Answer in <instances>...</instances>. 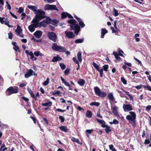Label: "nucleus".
Wrapping results in <instances>:
<instances>
[{"label":"nucleus","mask_w":151,"mask_h":151,"mask_svg":"<svg viewBox=\"0 0 151 151\" xmlns=\"http://www.w3.org/2000/svg\"><path fill=\"white\" fill-rule=\"evenodd\" d=\"M65 35L67 37L69 38L72 39L74 38L75 35L72 32L65 31Z\"/></svg>","instance_id":"nucleus-12"},{"label":"nucleus","mask_w":151,"mask_h":151,"mask_svg":"<svg viewBox=\"0 0 151 151\" xmlns=\"http://www.w3.org/2000/svg\"><path fill=\"white\" fill-rule=\"evenodd\" d=\"M24 9L22 7H20L19 8L18 12L19 13H22L24 11Z\"/></svg>","instance_id":"nucleus-48"},{"label":"nucleus","mask_w":151,"mask_h":151,"mask_svg":"<svg viewBox=\"0 0 151 151\" xmlns=\"http://www.w3.org/2000/svg\"><path fill=\"white\" fill-rule=\"evenodd\" d=\"M10 14L12 15V16L15 18V19H17V17L14 14L10 12Z\"/></svg>","instance_id":"nucleus-61"},{"label":"nucleus","mask_w":151,"mask_h":151,"mask_svg":"<svg viewBox=\"0 0 151 151\" xmlns=\"http://www.w3.org/2000/svg\"><path fill=\"white\" fill-rule=\"evenodd\" d=\"M34 54L36 56H38L39 55L40 56H44L40 52L38 51H36L35 52H34Z\"/></svg>","instance_id":"nucleus-31"},{"label":"nucleus","mask_w":151,"mask_h":151,"mask_svg":"<svg viewBox=\"0 0 151 151\" xmlns=\"http://www.w3.org/2000/svg\"><path fill=\"white\" fill-rule=\"evenodd\" d=\"M124 111L125 112H130L133 110V106L130 104H124L123 106Z\"/></svg>","instance_id":"nucleus-7"},{"label":"nucleus","mask_w":151,"mask_h":151,"mask_svg":"<svg viewBox=\"0 0 151 151\" xmlns=\"http://www.w3.org/2000/svg\"><path fill=\"white\" fill-rule=\"evenodd\" d=\"M118 55L122 57H124L123 55V54L124 53L123 51L119 48H118Z\"/></svg>","instance_id":"nucleus-30"},{"label":"nucleus","mask_w":151,"mask_h":151,"mask_svg":"<svg viewBox=\"0 0 151 151\" xmlns=\"http://www.w3.org/2000/svg\"><path fill=\"white\" fill-rule=\"evenodd\" d=\"M42 106H50L52 105V103L51 102H46L45 103H42Z\"/></svg>","instance_id":"nucleus-33"},{"label":"nucleus","mask_w":151,"mask_h":151,"mask_svg":"<svg viewBox=\"0 0 151 151\" xmlns=\"http://www.w3.org/2000/svg\"><path fill=\"white\" fill-rule=\"evenodd\" d=\"M113 54L114 55L115 58L118 60L120 61L121 60V58L119 56V55L116 52H114Z\"/></svg>","instance_id":"nucleus-29"},{"label":"nucleus","mask_w":151,"mask_h":151,"mask_svg":"<svg viewBox=\"0 0 151 151\" xmlns=\"http://www.w3.org/2000/svg\"><path fill=\"white\" fill-rule=\"evenodd\" d=\"M100 73V76L101 77H102L103 74V69H99L98 70Z\"/></svg>","instance_id":"nucleus-44"},{"label":"nucleus","mask_w":151,"mask_h":151,"mask_svg":"<svg viewBox=\"0 0 151 151\" xmlns=\"http://www.w3.org/2000/svg\"><path fill=\"white\" fill-rule=\"evenodd\" d=\"M52 48L53 50L58 51L60 52H65L66 49L63 47L60 46H58L55 43H54L52 45Z\"/></svg>","instance_id":"nucleus-5"},{"label":"nucleus","mask_w":151,"mask_h":151,"mask_svg":"<svg viewBox=\"0 0 151 151\" xmlns=\"http://www.w3.org/2000/svg\"><path fill=\"white\" fill-rule=\"evenodd\" d=\"M109 149L112 151H116V150L114 148V146L113 145H110L109 146Z\"/></svg>","instance_id":"nucleus-41"},{"label":"nucleus","mask_w":151,"mask_h":151,"mask_svg":"<svg viewBox=\"0 0 151 151\" xmlns=\"http://www.w3.org/2000/svg\"><path fill=\"white\" fill-rule=\"evenodd\" d=\"M15 32L18 35H20L21 33L22 32V29L21 27L19 25L17 26V29L15 30Z\"/></svg>","instance_id":"nucleus-17"},{"label":"nucleus","mask_w":151,"mask_h":151,"mask_svg":"<svg viewBox=\"0 0 151 151\" xmlns=\"http://www.w3.org/2000/svg\"><path fill=\"white\" fill-rule=\"evenodd\" d=\"M35 21L33 22V20L32 21V23L33 24H31L28 27V28L29 30L31 32H34L35 30V28H37L38 27L37 24L36 22H35Z\"/></svg>","instance_id":"nucleus-10"},{"label":"nucleus","mask_w":151,"mask_h":151,"mask_svg":"<svg viewBox=\"0 0 151 151\" xmlns=\"http://www.w3.org/2000/svg\"><path fill=\"white\" fill-rule=\"evenodd\" d=\"M82 54L80 52H79L78 53L77 55V58L80 62H81L82 61Z\"/></svg>","instance_id":"nucleus-24"},{"label":"nucleus","mask_w":151,"mask_h":151,"mask_svg":"<svg viewBox=\"0 0 151 151\" xmlns=\"http://www.w3.org/2000/svg\"><path fill=\"white\" fill-rule=\"evenodd\" d=\"M136 115L133 111H130L126 116V119L131 124H135Z\"/></svg>","instance_id":"nucleus-2"},{"label":"nucleus","mask_w":151,"mask_h":151,"mask_svg":"<svg viewBox=\"0 0 151 151\" xmlns=\"http://www.w3.org/2000/svg\"><path fill=\"white\" fill-rule=\"evenodd\" d=\"M56 110V111H58L61 112H63L65 111V110H62V109H57Z\"/></svg>","instance_id":"nucleus-62"},{"label":"nucleus","mask_w":151,"mask_h":151,"mask_svg":"<svg viewBox=\"0 0 151 151\" xmlns=\"http://www.w3.org/2000/svg\"><path fill=\"white\" fill-rule=\"evenodd\" d=\"M108 99L111 101H113L115 100V98L113 96V93H109L108 95Z\"/></svg>","instance_id":"nucleus-20"},{"label":"nucleus","mask_w":151,"mask_h":151,"mask_svg":"<svg viewBox=\"0 0 151 151\" xmlns=\"http://www.w3.org/2000/svg\"><path fill=\"white\" fill-rule=\"evenodd\" d=\"M103 70H104V71H107V69L108 68V65H105L103 66Z\"/></svg>","instance_id":"nucleus-51"},{"label":"nucleus","mask_w":151,"mask_h":151,"mask_svg":"<svg viewBox=\"0 0 151 151\" xmlns=\"http://www.w3.org/2000/svg\"><path fill=\"white\" fill-rule=\"evenodd\" d=\"M96 120L98 122L101 124V126L102 127H105L106 126V125L105 124V122L104 120H100L98 119H96Z\"/></svg>","instance_id":"nucleus-23"},{"label":"nucleus","mask_w":151,"mask_h":151,"mask_svg":"<svg viewBox=\"0 0 151 151\" xmlns=\"http://www.w3.org/2000/svg\"><path fill=\"white\" fill-rule=\"evenodd\" d=\"M92 64L97 70L99 69V66L96 63H93Z\"/></svg>","instance_id":"nucleus-43"},{"label":"nucleus","mask_w":151,"mask_h":151,"mask_svg":"<svg viewBox=\"0 0 151 151\" xmlns=\"http://www.w3.org/2000/svg\"><path fill=\"white\" fill-rule=\"evenodd\" d=\"M150 143V141L148 139H146L144 142V144H148Z\"/></svg>","instance_id":"nucleus-63"},{"label":"nucleus","mask_w":151,"mask_h":151,"mask_svg":"<svg viewBox=\"0 0 151 151\" xmlns=\"http://www.w3.org/2000/svg\"><path fill=\"white\" fill-rule=\"evenodd\" d=\"M4 18H1L0 17V22L2 24H4L5 22L3 19Z\"/></svg>","instance_id":"nucleus-60"},{"label":"nucleus","mask_w":151,"mask_h":151,"mask_svg":"<svg viewBox=\"0 0 151 151\" xmlns=\"http://www.w3.org/2000/svg\"><path fill=\"white\" fill-rule=\"evenodd\" d=\"M59 128L62 131L65 132H67L68 130L67 128L66 127L64 126L60 127Z\"/></svg>","instance_id":"nucleus-28"},{"label":"nucleus","mask_w":151,"mask_h":151,"mask_svg":"<svg viewBox=\"0 0 151 151\" xmlns=\"http://www.w3.org/2000/svg\"><path fill=\"white\" fill-rule=\"evenodd\" d=\"M108 31L105 29H102L101 30V37L103 38L104 37V35L107 33Z\"/></svg>","instance_id":"nucleus-22"},{"label":"nucleus","mask_w":151,"mask_h":151,"mask_svg":"<svg viewBox=\"0 0 151 151\" xmlns=\"http://www.w3.org/2000/svg\"><path fill=\"white\" fill-rule=\"evenodd\" d=\"M49 78H47V79H46V81H45L43 83V85H45V86H46V85H47L48 84V83H49Z\"/></svg>","instance_id":"nucleus-47"},{"label":"nucleus","mask_w":151,"mask_h":151,"mask_svg":"<svg viewBox=\"0 0 151 151\" xmlns=\"http://www.w3.org/2000/svg\"><path fill=\"white\" fill-rule=\"evenodd\" d=\"M44 20L45 22L47 24H54V23L57 24L58 23V21L57 19H54L52 20L51 19L48 17H47Z\"/></svg>","instance_id":"nucleus-8"},{"label":"nucleus","mask_w":151,"mask_h":151,"mask_svg":"<svg viewBox=\"0 0 151 151\" xmlns=\"http://www.w3.org/2000/svg\"><path fill=\"white\" fill-rule=\"evenodd\" d=\"M70 73V70L66 69L64 71V73L66 75H68Z\"/></svg>","instance_id":"nucleus-49"},{"label":"nucleus","mask_w":151,"mask_h":151,"mask_svg":"<svg viewBox=\"0 0 151 151\" xmlns=\"http://www.w3.org/2000/svg\"><path fill=\"white\" fill-rule=\"evenodd\" d=\"M103 128L105 127V130L106 132L108 134L109 132L111 131V128L110 127L107 126L106 125V126L105 127H102Z\"/></svg>","instance_id":"nucleus-26"},{"label":"nucleus","mask_w":151,"mask_h":151,"mask_svg":"<svg viewBox=\"0 0 151 151\" xmlns=\"http://www.w3.org/2000/svg\"><path fill=\"white\" fill-rule=\"evenodd\" d=\"M73 61L76 64H78V61L77 60L76 58L75 57H73Z\"/></svg>","instance_id":"nucleus-56"},{"label":"nucleus","mask_w":151,"mask_h":151,"mask_svg":"<svg viewBox=\"0 0 151 151\" xmlns=\"http://www.w3.org/2000/svg\"><path fill=\"white\" fill-rule=\"evenodd\" d=\"M146 110L147 111H150L151 109V106L148 105L146 107Z\"/></svg>","instance_id":"nucleus-53"},{"label":"nucleus","mask_w":151,"mask_h":151,"mask_svg":"<svg viewBox=\"0 0 151 151\" xmlns=\"http://www.w3.org/2000/svg\"><path fill=\"white\" fill-rule=\"evenodd\" d=\"M6 94L8 96L9 95V87L6 90Z\"/></svg>","instance_id":"nucleus-55"},{"label":"nucleus","mask_w":151,"mask_h":151,"mask_svg":"<svg viewBox=\"0 0 151 151\" xmlns=\"http://www.w3.org/2000/svg\"><path fill=\"white\" fill-rule=\"evenodd\" d=\"M121 81L125 85L127 84V81L125 79L124 77H121Z\"/></svg>","instance_id":"nucleus-45"},{"label":"nucleus","mask_w":151,"mask_h":151,"mask_svg":"<svg viewBox=\"0 0 151 151\" xmlns=\"http://www.w3.org/2000/svg\"><path fill=\"white\" fill-rule=\"evenodd\" d=\"M59 119L61 120V122H64L65 119L62 116H60L59 117Z\"/></svg>","instance_id":"nucleus-52"},{"label":"nucleus","mask_w":151,"mask_h":151,"mask_svg":"<svg viewBox=\"0 0 151 151\" xmlns=\"http://www.w3.org/2000/svg\"><path fill=\"white\" fill-rule=\"evenodd\" d=\"M93 131V129H87L86 130V132L87 133L91 134L92 132Z\"/></svg>","instance_id":"nucleus-50"},{"label":"nucleus","mask_w":151,"mask_h":151,"mask_svg":"<svg viewBox=\"0 0 151 151\" xmlns=\"http://www.w3.org/2000/svg\"><path fill=\"white\" fill-rule=\"evenodd\" d=\"M142 86L144 88H146L147 90L151 91V87L148 85H143Z\"/></svg>","instance_id":"nucleus-40"},{"label":"nucleus","mask_w":151,"mask_h":151,"mask_svg":"<svg viewBox=\"0 0 151 151\" xmlns=\"http://www.w3.org/2000/svg\"><path fill=\"white\" fill-rule=\"evenodd\" d=\"M71 140L73 142H76L78 144H79L80 143L79 140L78 139H76L74 137H72L71 138Z\"/></svg>","instance_id":"nucleus-36"},{"label":"nucleus","mask_w":151,"mask_h":151,"mask_svg":"<svg viewBox=\"0 0 151 151\" xmlns=\"http://www.w3.org/2000/svg\"><path fill=\"white\" fill-rule=\"evenodd\" d=\"M78 83L81 86H83L85 83V81L82 79H79L78 82Z\"/></svg>","instance_id":"nucleus-25"},{"label":"nucleus","mask_w":151,"mask_h":151,"mask_svg":"<svg viewBox=\"0 0 151 151\" xmlns=\"http://www.w3.org/2000/svg\"><path fill=\"white\" fill-rule=\"evenodd\" d=\"M67 16V12H63L61 14V16L62 18H66Z\"/></svg>","instance_id":"nucleus-42"},{"label":"nucleus","mask_w":151,"mask_h":151,"mask_svg":"<svg viewBox=\"0 0 151 151\" xmlns=\"http://www.w3.org/2000/svg\"><path fill=\"white\" fill-rule=\"evenodd\" d=\"M119 122L118 121L115 119H114L113 120V123L114 124H117L119 123Z\"/></svg>","instance_id":"nucleus-57"},{"label":"nucleus","mask_w":151,"mask_h":151,"mask_svg":"<svg viewBox=\"0 0 151 151\" xmlns=\"http://www.w3.org/2000/svg\"><path fill=\"white\" fill-rule=\"evenodd\" d=\"M27 7L29 9L32 10L35 13V12L37 11L36 10L37 9V6H34L32 5H28Z\"/></svg>","instance_id":"nucleus-21"},{"label":"nucleus","mask_w":151,"mask_h":151,"mask_svg":"<svg viewBox=\"0 0 151 151\" xmlns=\"http://www.w3.org/2000/svg\"><path fill=\"white\" fill-rule=\"evenodd\" d=\"M74 17L78 21L79 24L81 27H83L85 26V24L80 18H78L76 15L74 16Z\"/></svg>","instance_id":"nucleus-16"},{"label":"nucleus","mask_w":151,"mask_h":151,"mask_svg":"<svg viewBox=\"0 0 151 151\" xmlns=\"http://www.w3.org/2000/svg\"><path fill=\"white\" fill-rule=\"evenodd\" d=\"M33 71L31 69H29L27 70V72L25 74L24 77L25 78H28L33 75Z\"/></svg>","instance_id":"nucleus-15"},{"label":"nucleus","mask_w":151,"mask_h":151,"mask_svg":"<svg viewBox=\"0 0 151 151\" xmlns=\"http://www.w3.org/2000/svg\"><path fill=\"white\" fill-rule=\"evenodd\" d=\"M60 65L61 69L63 70H64L66 67L65 65L63 63H60Z\"/></svg>","instance_id":"nucleus-46"},{"label":"nucleus","mask_w":151,"mask_h":151,"mask_svg":"<svg viewBox=\"0 0 151 151\" xmlns=\"http://www.w3.org/2000/svg\"><path fill=\"white\" fill-rule=\"evenodd\" d=\"M29 55L31 56V59H32L33 60H37V58L34 56V54L31 51Z\"/></svg>","instance_id":"nucleus-35"},{"label":"nucleus","mask_w":151,"mask_h":151,"mask_svg":"<svg viewBox=\"0 0 151 151\" xmlns=\"http://www.w3.org/2000/svg\"><path fill=\"white\" fill-rule=\"evenodd\" d=\"M41 20H38L37 21L35 20V22H36L37 24L38 27H45L46 26L47 24L46 23L45 21L44 20L42 22H39V21H40Z\"/></svg>","instance_id":"nucleus-11"},{"label":"nucleus","mask_w":151,"mask_h":151,"mask_svg":"<svg viewBox=\"0 0 151 151\" xmlns=\"http://www.w3.org/2000/svg\"><path fill=\"white\" fill-rule=\"evenodd\" d=\"M30 95L33 98L35 99L36 100V97L35 96V95L33 93V92H32V93H30Z\"/></svg>","instance_id":"nucleus-58"},{"label":"nucleus","mask_w":151,"mask_h":151,"mask_svg":"<svg viewBox=\"0 0 151 151\" xmlns=\"http://www.w3.org/2000/svg\"><path fill=\"white\" fill-rule=\"evenodd\" d=\"M44 9L45 10H55L56 11L58 10L55 5H50L49 4H46L45 5Z\"/></svg>","instance_id":"nucleus-9"},{"label":"nucleus","mask_w":151,"mask_h":151,"mask_svg":"<svg viewBox=\"0 0 151 151\" xmlns=\"http://www.w3.org/2000/svg\"><path fill=\"white\" fill-rule=\"evenodd\" d=\"M92 114L91 112L89 111H88L86 113V116L88 118H90L92 116Z\"/></svg>","instance_id":"nucleus-34"},{"label":"nucleus","mask_w":151,"mask_h":151,"mask_svg":"<svg viewBox=\"0 0 151 151\" xmlns=\"http://www.w3.org/2000/svg\"><path fill=\"white\" fill-rule=\"evenodd\" d=\"M48 38L54 42L56 41L57 36L55 33L53 32H48L47 34Z\"/></svg>","instance_id":"nucleus-6"},{"label":"nucleus","mask_w":151,"mask_h":151,"mask_svg":"<svg viewBox=\"0 0 151 151\" xmlns=\"http://www.w3.org/2000/svg\"><path fill=\"white\" fill-rule=\"evenodd\" d=\"M68 23L71 24L70 25V30H75V33L77 35L79 31L80 27L78 24H76V21L74 19H71L68 20Z\"/></svg>","instance_id":"nucleus-1"},{"label":"nucleus","mask_w":151,"mask_h":151,"mask_svg":"<svg viewBox=\"0 0 151 151\" xmlns=\"http://www.w3.org/2000/svg\"><path fill=\"white\" fill-rule=\"evenodd\" d=\"M65 86L68 87L69 88L71 87L70 85L69 84V83L67 82V81L66 82L64 83Z\"/></svg>","instance_id":"nucleus-64"},{"label":"nucleus","mask_w":151,"mask_h":151,"mask_svg":"<svg viewBox=\"0 0 151 151\" xmlns=\"http://www.w3.org/2000/svg\"><path fill=\"white\" fill-rule=\"evenodd\" d=\"M96 95L101 97L104 98L106 96V93L105 92H101L100 89L97 86L93 88Z\"/></svg>","instance_id":"nucleus-4"},{"label":"nucleus","mask_w":151,"mask_h":151,"mask_svg":"<svg viewBox=\"0 0 151 151\" xmlns=\"http://www.w3.org/2000/svg\"><path fill=\"white\" fill-rule=\"evenodd\" d=\"M100 105V104L97 102H93L91 103L90 104L91 106H99Z\"/></svg>","instance_id":"nucleus-38"},{"label":"nucleus","mask_w":151,"mask_h":151,"mask_svg":"<svg viewBox=\"0 0 151 151\" xmlns=\"http://www.w3.org/2000/svg\"><path fill=\"white\" fill-rule=\"evenodd\" d=\"M61 60V58L59 57H53L52 61V62H56L60 60Z\"/></svg>","instance_id":"nucleus-27"},{"label":"nucleus","mask_w":151,"mask_h":151,"mask_svg":"<svg viewBox=\"0 0 151 151\" xmlns=\"http://www.w3.org/2000/svg\"><path fill=\"white\" fill-rule=\"evenodd\" d=\"M42 35V32L40 30L36 31L33 34L37 38H40Z\"/></svg>","instance_id":"nucleus-14"},{"label":"nucleus","mask_w":151,"mask_h":151,"mask_svg":"<svg viewBox=\"0 0 151 151\" xmlns=\"http://www.w3.org/2000/svg\"><path fill=\"white\" fill-rule=\"evenodd\" d=\"M19 88L17 87H10V94L18 92Z\"/></svg>","instance_id":"nucleus-13"},{"label":"nucleus","mask_w":151,"mask_h":151,"mask_svg":"<svg viewBox=\"0 0 151 151\" xmlns=\"http://www.w3.org/2000/svg\"><path fill=\"white\" fill-rule=\"evenodd\" d=\"M97 116L101 118H102V116L100 115V111L99 110L97 112Z\"/></svg>","instance_id":"nucleus-54"},{"label":"nucleus","mask_w":151,"mask_h":151,"mask_svg":"<svg viewBox=\"0 0 151 151\" xmlns=\"http://www.w3.org/2000/svg\"><path fill=\"white\" fill-rule=\"evenodd\" d=\"M113 14L115 17H116L118 15V11L116 10L114 8L113 9Z\"/></svg>","instance_id":"nucleus-37"},{"label":"nucleus","mask_w":151,"mask_h":151,"mask_svg":"<svg viewBox=\"0 0 151 151\" xmlns=\"http://www.w3.org/2000/svg\"><path fill=\"white\" fill-rule=\"evenodd\" d=\"M117 109V107L116 106H115L111 109L112 113L116 116L118 115Z\"/></svg>","instance_id":"nucleus-18"},{"label":"nucleus","mask_w":151,"mask_h":151,"mask_svg":"<svg viewBox=\"0 0 151 151\" xmlns=\"http://www.w3.org/2000/svg\"><path fill=\"white\" fill-rule=\"evenodd\" d=\"M35 14L36 15L35 18L33 19V22L34 21L35 22V20L37 21L45 18V12L42 10L38 9L37 11L35 12Z\"/></svg>","instance_id":"nucleus-3"},{"label":"nucleus","mask_w":151,"mask_h":151,"mask_svg":"<svg viewBox=\"0 0 151 151\" xmlns=\"http://www.w3.org/2000/svg\"><path fill=\"white\" fill-rule=\"evenodd\" d=\"M52 95H55L56 94H57L58 96H61L60 92V91H55L52 93Z\"/></svg>","instance_id":"nucleus-32"},{"label":"nucleus","mask_w":151,"mask_h":151,"mask_svg":"<svg viewBox=\"0 0 151 151\" xmlns=\"http://www.w3.org/2000/svg\"><path fill=\"white\" fill-rule=\"evenodd\" d=\"M12 44L13 46V48L15 51H17L18 50L19 51V47L16 42H12Z\"/></svg>","instance_id":"nucleus-19"},{"label":"nucleus","mask_w":151,"mask_h":151,"mask_svg":"<svg viewBox=\"0 0 151 151\" xmlns=\"http://www.w3.org/2000/svg\"><path fill=\"white\" fill-rule=\"evenodd\" d=\"M83 41V39H78L75 41L76 43H81Z\"/></svg>","instance_id":"nucleus-39"},{"label":"nucleus","mask_w":151,"mask_h":151,"mask_svg":"<svg viewBox=\"0 0 151 151\" xmlns=\"http://www.w3.org/2000/svg\"><path fill=\"white\" fill-rule=\"evenodd\" d=\"M111 29L112 31V33H115L117 32V31L115 30L113 27H111Z\"/></svg>","instance_id":"nucleus-59"}]
</instances>
